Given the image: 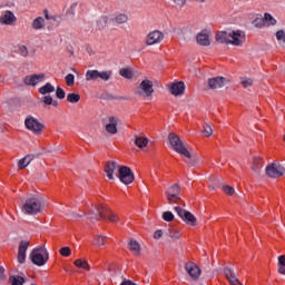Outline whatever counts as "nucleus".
<instances>
[{
    "instance_id": "obj_1",
    "label": "nucleus",
    "mask_w": 285,
    "mask_h": 285,
    "mask_svg": "<svg viewBox=\"0 0 285 285\" xmlns=\"http://www.w3.org/2000/svg\"><path fill=\"white\" fill-rule=\"evenodd\" d=\"M216 41L217 43H232V46H244V42L246 41V36L242 33L240 31H220L216 35Z\"/></svg>"
},
{
    "instance_id": "obj_2",
    "label": "nucleus",
    "mask_w": 285,
    "mask_h": 285,
    "mask_svg": "<svg viewBox=\"0 0 285 285\" xmlns=\"http://www.w3.org/2000/svg\"><path fill=\"white\" fill-rule=\"evenodd\" d=\"M29 257L36 266H46V264H48V259H50V254L46 247L39 246L32 249Z\"/></svg>"
},
{
    "instance_id": "obj_3",
    "label": "nucleus",
    "mask_w": 285,
    "mask_h": 285,
    "mask_svg": "<svg viewBox=\"0 0 285 285\" xmlns=\"http://www.w3.org/2000/svg\"><path fill=\"white\" fill-rule=\"evenodd\" d=\"M168 141L171 146V148L178 153V155H183V157H186V159H193V155H190V151L184 146V142L181 141V138L177 136V134H169L168 135Z\"/></svg>"
},
{
    "instance_id": "obj_4",
    "label": "nucleus",
    "mask_w": 285,
    "mask_h": 285,
    "mask_svg": "<svg viewBox=\"0 0 285 285\" xmlns=\"http://www.w3.org/2000/svg\"><path fill=\"white\" fill-rule=\"evenodd\" d=\"M112 77V71L105 70L99 71L97 69H89L86 71L85 79L86 81H110V78Z\"/></svg>"
},
{
    "instance_id": "obj_5",
    "label": "nucleus",
    "mask_w": 285,
    "mask_h": 285,
    "mask_svg": "<svg viewBox=\"0 0 285 285\" xmlns=\"http://www.w3.org/2000/svg\"><path fill=\"white\" fill-rule=\"evenodd\" d=\"M24 127L33 135H42L43 130H46V125L39 121V119L35 118V116L26 117Z\"/></svg>"
},
{
    "instance_id": "obj_6",
    "label": "nucleus",
    "mask_w": 285,
    "mask_h": 285,
    "mask_svg": "<svg viewBox=\"0 0 285 285\" xmlns=\"http://www.w3.org/2000/svg\"><path fill=\"white\" fill-rule=\"evenodd\" d=\"M22 213L24 215H37V213H41V200L37 197L28 198L22 205Z\"/></svg>"
},
{
    "instance_id": "obj_7",
    "label": "nucleus",
    "mask_w": 285,
    "mask_h": 285,
    "mask_svg": "<svg viewBox=\"0 0 285 285\" xmlns=\"http://www.w3.org/2000/svg\"><path fill=\"white\" fill-rule=\"evenodd\" d=\"M155 92L154 85L150 80L144 79L138 87L136 88L135 95H138V97H153V94Z\"/></svg>"
},
{
    "instance_id": "obj_8",
    "label": "nucleus",
    "mask_w": 285,
    "mask_h": 285,
    "mask_svg": "<svg viewBox=\"0 0 285 285\" xmlns=\"http://www.w3.org/2000/svg\"><path fill=\"white\" fill-rule=\"evenodd\" d=\"M102 125L108 135H117V132H119V129L117 128V126H119V117L107 116L102 119Z\"/></svg>"
},
{
    "instance_id": "obj_9",
    "label": "nucleus",
    "mask_w": 285,
    "mask_h": 285,
    "mask_svg": "<svg viewBox=\"0 0 285 285\" xmlns=\"http://www.w3.org/2000/svg\"><path fill=\"white\" fill-rule=\"evenodd\" d=\"M118 179L121 181V184L128 186L135 181V174L129 167L120 166L118 167Z\"/></svg>"
},
{
    "instance_id": "obj_10",
    "label": "nucleus",
    "mask_w": 285,
    "mask_h": 285,
    "mask_svg": "<svg viewBox=\"0 0 285 285\" xmlns=\"http://www.w3.org/2000/svg\"><path fill=\"white\" fill-rule=\"evenodd\" d=\"M266 175H268L272 179L284 177L285 168L278 163H272L266 166Z\"/></svg>"
},
{
    "instance_id": "obj_11",
    "label": "nucleus",
    "mask_w": 285,
    "mask_h": 285,
    "mask_svg": "<svg viewBox=\"0 0 285 285\" xmlns=\"http://www.w3.org/2000/svg\"><path fill=\"white\" fill-rule=\"evenodd\" d=\"M174 210L177 213L178 217L185 222L188 226H197V218L193 213L183 209L181 207H175Z\"/></svg>"
},
{
    "instance_id": "obj_12",
    "label": "nucleus",
    "mask_w": 285,
    "mask_h": 285,
    "mask_svg": "<svg viewBox=\"0 0 285 285\" xmlns=\"http://www.w3.org/2000/svg\"><path fill=\"white\" fill-rule=\"evenodd\" d=\"M96 217H100V219H108L109 222L117 223L119 222V217L117 214L104 208V207H96Z\"/></svg>"
},
{
    "instance_id": "obj_13",
    "label": "nucleus",
    "mask_w": 285,
    "mask_h": 285,
    "mask_svg": "<svg viewBox=\"0 0 285 285\" xmlns=\"http://www.w3.org/2000/svg\"><path fill=\"white\" fill-rule=\"evenodd\" d=\"M164 39H165L164 32L159 30H154L147 35L145 43L147 46H157V43H161Z\"/></svg>"
},
{
    "instance_id": "obj_14",
    "label": "nucleus",
    "mask_w": 285,
    "mask_h": 285,
    "mask_svg": "<svg viewBox=\"0 0 285 285\" xmlns=\"http://www.w3.org/2000/svg\"><path fill=\"white\" fill-rule=\"evenodd\" d=\"M185 271L187 272L189 277L194 279V282H197V279H199L202 275V268H199V266H197V264L193 262H188L185 264Z\"/></svg>"
},
{
    "instance_id": "obj_15",
    "label": "nucleus",
    "mask_w": 285,
    "mask_h": 285,
    "mask_svg": "<svg viewBox=\"0 0 285 285\" xmlns=\"http://www.w3.org/2000/svg\"><path fill=\"white\" fill-rule=\"evenodd\" d=\"M227 83H229V80L222 76L208 79V87L210 88V90H219V88H224V86H226Z\"/></svg>"
},
{
    "instance_id": "obj_16",
    "label": "nucleus",
    "mask_w": 285,
    "mask_h": 285,
    "mask_svg": "<svg viewBox=\"0 0 285 285\" xmlns=\"http://www.w3.org/2000/svg\"><path fill=\"white\" fill-rule=\"evenodd\" d=\"M16 22H17V16H14V12L7 10L1 13L0 16L1 26H13Z\"/></svg>"
},
{
    "instance_id": "obj_17",
    "label": "nucleus",
    "mask_w": 285,
    "mask_h": 285,
    "mask_svg": "<svg viewBox=\"0 0 285 285\" xmlns=\"http://www.w3.org/2000/svg\"><path fill=\"white\" fill-rule=\"evenodd\" d=\"M46 79V73H35V75H29L26 76L23 79V83L26 86H37V83H41Z\"/></svg>"
},
{
    "instance_id": "obj_18",
    "label": "nucleus",
    "mask_w": 285,
    "mask_h": 285,
    "mask_svg": "<svg viewBox=\"0 0 285 285\" xmlns=\"http://www.w3.org/2000/svg\"><path fill=\"white\" fill-rule=\"evenodd\" d=\"M30 246L29 240H21L18 248V262L19 264H26V253Z\"/></svg>"
},
{
    "instance_id": "obj_19",
    "label": "nucleus",
    "mask_w": 285,
    "mask_h": 285,
    "mask_svg": "<svg viewBox=\"0 0 285 285\" xmlns=\"http://www.w3.org/2000/svg\"><path fill=\"white\" fill-rule=\"evenodd\" d=\"M121 166H119L115 160H109L105 166V173L108 179H115V170H119Z\"/></svg>"
},
{
    "instance_id": "obj_20",
    "label": "nucleus",
    "mask_w": 285,
    "mask_h": 285,
    "mask_svg": "<svg viewBox=\"0 0 285 285\" xmlns=\"http://www.w3.org/2000/svg\"><path fill=\"white\" fill-rule=\"evenodd\" d=\"M168 90L175 97H179V95H184V91L186 90V85H184V81L171 83L168 85Z\"/></svg>"
},
{
    "instance_id": "obj_21",
    "label": "nucleus",
    "mask_w": 285,
    "mask_h": 285,
    "mask_svg": "<svg viewBox=\"0 0 285 285\" xmlns=\"http://www.w3.org/2000/svg\"><path fill=\"white\" fill-rule=\"evenodd\" d=\"M196 41L197 43H199V46H210V36L202 31L200 33L197 35Z\"/></svg>"
},
{
    "instance_id": "obj_22",
    "label": "nucleus",
    "mask_w": 285,
    "mask_h": 285,
    "mask_svg": "<svg viewBox=\"0 0 285 285\" xmlns=\"http://www.w3.org/2000/svg\"><path fill=\"white\" fill-rule=\"evenodd\" d=\"M262 164H264V160L261 157H254L252 165V171L254 175H259L262 173Z\"/></svg>"
},
{
    "instance_id": "obj_23",
    "label": "nucleus",
    "mask_w": 285,
    "mask_h": 285,
    "mask_svg": "<svg viewBox=\"0 0 285 285\" xmlns=\"http://www.w3.org/2000/svg\"><path fill=\"white\" fill-rule=\"evenodd\" d=\"M224 275L227 277L230 285L235 284L236 282H239V278H237L235 271H233L232 268L225 267Z\"/></svg>"
},
{
    "instance_id": "obj_24",
    "label": "nucleus",
    "mask_w": 285,
    "mask_h": 285,
    "mask_svg": "<svg viewBox=\"0 0 285 285\" xmlns=\"http://www.w3.org/2000/svg\"><path fill=\"white\" fill-rule=\"evenodd\" d=\"M35 159V155H27L22 159L18 161V168L20 170H23V168H28L30 166V163Z\"/></svg>"
},
{
    "instance_id": "obj_25",
    "label": "nucleus",
    "mask_w": 285,
    "mask_h": 285,
    "mask_svg": "<svg viewBox=\"0 0 285 285\" xmlns=\"http://www.w3.org/2000/svg\"><path fill=\"white\" fill-rule=\"evenodd\" d=\"M31 28L33 30H43L46 28V19H43V17H38L33 19Z\"/></svg>"
},
{
    "instance_id": "obj_26",
    "label": "nucleus",
    "mask_w": 285,
    "mask_h": 285,
    "mask_svg": "<svg viewBox=\"0 0 285 285\" xmlns=\"http://www.w3.org/2000/svg\"><path fill=\"white\" fill-rule=\"evenodd\" d=\"M112 23L117 26H124V23H128V14L126 13H117L112 19Z\"/></svg>"
},
{
    "instance_id": "obj_27",
    "label": "nucleus",
    "mask_w": 285,
    "mask_h": 285,
    "mask_svg": "<svg viewBox=\"0 0 285 285\" xmlns=\"http://www.w3.org/2000/svg\"><path fill=\"white\" fill-rule=\"evenodd\" d=\"M38 92H40V95H48L50 92H55V86H52V83L50 82H47L45 86L38 89Z\"/></svg>"
},
{
    "instance_id": "obj_28",
    "label": "nucleus",
    "mask_w": 285,
    "mask_h": 285,
    "mask_svg": "<svg viewBox=\"0 0 285 285\" xmlns=\"http://www.w3.org/2000/svg\"><path fill=\"white\" fill-rule=\"evenodd\" d=\"M179 193H181V188L177 184L173 185L166 190V195H169V198L179 196Z\"/></svg>"
},
{
    "instance_id": "obj_29",
    "label": "nucleus",
    "mask_w": 285,
    "mask_h": 285,
    "mask_svg": "<svg viewBox=\"0 0 285 285\" xmlns=\"http://www.w3.org/2000/svg\"><path fill=\"white\" fill-rule=\"evenodd\" d=\"M129 249L131 250V253H134L135 255H139L140 250H141V246L139 245V243L135 239H131L129 242Z\"/></svg>"
},
{
    "instance_id": "obj_30",
    "label": "nucleus",
    "mask_w": 285,
    "mask_h": 285,
    "mask_svg": "<svg viewBox=\"0 0 285 285\" xmlns=\"http://www.w3.org/2000/svg\"><path fill=\"white\" fill-rule=\"evenodd\" d=\"M135 145L138 148H146L148 146V138L146 137H135Z\"/></svg>"
},
{
    "instance_id": "obj_31",
    "label": "nucleus",
    "mask_w": 285,
    "mask_h": 285,
    "mask_svg": "<svg viewBox=\"0 0 285 285\" xmlns=\"http://www.w3.org/2000/svg\"><path fill=\"white\" fill-rule=\"evenodd\" d=\"M9 282L11 285H23L26 279L22 276H10Z\"/></svg>"
},
{
    "instance_id": "obj_32",
    "label": "nucleus",
    "mask_w": 285,
    "mask_h": 285,
    "mask_svg": "<svg viewBox=\"0 0 285 285\" xmlns=\"http://www.w3.org/2000/svg\"><path fill=\"white\" fill-rule=\"evenodd\" d=\"M81 96L79 94H69L67 95V101L69 104H79Z\"/></svg>"
},
{
    "instance_id": "obj_33",
    "label": "nucleus",
    "mask_w": 285,
    "mask_h": 285,
    "mask_svg": "<svg viewBox=\"0 0 285 285\" xmlns=\"http://www.w3.org/2000/svg\"><path fill=\"white\" fill-rule=\"evenodd\" d=\"M73 264L75 266H77V268H83V271H90V265L86 261L76 259Z\"/></svg>"
},
{
    "instance_id": "obj_34",
    "label": "nucleus",
    "mask_w": 285,
    "mask_h": 285,
    "mask_svg": "<svg viewBox=\"0 0 285 285\" xmlns=\"http://www.w3.org/2000/svg\"><path fill=\"white\" fill-rule=\"evenodd\" d=\"M119 75H120V77H124L125 79H132V77H134L132 70H130L129 68L120 69Z\"/></svg>"
},
{
    "instance_id": "obj_35",
    "label": "nucleus",
    "mask_w": 285,
    "mask_h": 285,
    "mask_svg": "<svg viewBox=\"0 0 285 285\" xmlns=\"http://www.w3.org/2000/svg\"><path fill=\"white\" fill-rule=\"evenodd\" d=\"M278 273L285 275V255L278 257Z\"/></svg>"
},
{
    "instance_id": "obj_36",
    "label": "nucleus",
    "mask_w": 285,
    "mask_h": 285,
    "mask_svg": "<svg viewBox=\"0 0 285 285\" xmlns=\"http://www.w3.org/2000/svg\"><path fill=\"white\" fill-rule=\"evenodd\" d=\"M276 39H277L279 46L285 48V31L284 30H279L276 32Z\"/></svg>"
},
{
    "instance_id": "obj_37",
    "label": "nucleus",
    "mask_w": 285,
    "mask_h": 285,
    "mask_svg": "<svg viewBox=\"0 0 285 285\" xmlns=\"http://www.w3.org/2000/svg\"><path fill=\"white\" fill-rule=\"evenodd\" d=\"M203 135L205 137H213V127L209 124L204 125Z\"/></svg>"
},
{
    "instance_id": "obj_38",
    "label": "nucleus",
    "mask_w": 285,
    "mask_h": 285,
    "mask_svg": "<svg viewBox=\"0 0 285 285\" xmlns=\"http://www.w3.org/2000/svg\"><path fill=\"white\" fill-rule=\"evenodd\" d=\"M264 21H266L268 26H275L277 23V20H275L271 13H265Z\"/></svg>"
},
{
    "instance_id": "obj_39",
    "label": "nucleus",
    "mask_w": 285,
    "mask_h": 285,
    "mask_svg": "<svg viewBox=\"0 0 285 285\" xmlns=\"http://www.w3.org/2000/svg\"><path fill=\"white\" fill-rule=\"evenodd\" d=\"M18 52L21 57H28L30 55V51L28 50V47L21 45L18 47Z\"/></svg>"
},
{
    "instance_id": "obj_40",
    "label": "nucleus",
    "mask_w": 285,
    "mask_h": 285,
    "mask_svg": "<svg viewBox=\"0 0 285 285\" xmlns=\"http://www.w3.org/2000/svg\"><path fill=\"white\" fill-rule=\"evenodd\" d=\"M65 81H66L67 86H69V87L75 86V75H72V73L67 75L65 77Z\"/></svg>"
},
{
    "instance_id": "obj_41",
    "label": "nucleus",
    "mask_w": 285,
    "mask_h": 285,
    "mask_svg": "<svg viewBox=\"0 0 285 285\" xmlns=\"http://www.w3.org/2000/svg\"><path fill=\"white\" fill-rule=\"evenodd\" d=\"M166 197H167L168 204H180L181 203V198L179 196L169 197V195H166Z\"/></svg>"
},
{
    "instance_id": "obj_42",
    "label": "nucleus",
    "mask_w": 285,
    "mask_h": 285,
    "mask_svg": "<svg viewBox=\"0 0 285 285\" xmlns=\"http://www.w3.org/2000/svg\"><path fill=\"white\" fill-rule=\"evenodd\" d=\"M166 235L174 240L179 239V237H181V234H179V232L177 230H168Z\"/></svg>"
},
{
    "instance_id": "obj_43",
    "label": "nucleus",
    "mask_w": 285,
    "mask_h": 285,
    "mask_svg": "<svg viewBox=\"0 0 285 285\" xmlns=\"http://www.w3.org/2000/svg\"><path fill=\"white\" fill-rule=\"evenodd\" d=\"M59 253L62 255V257H70V255H72L70 247H62L60 248Z\"/></svg>"
},
{
    "instance_id": "obj_44",
    "label": "nucleus",
    "mask_w": 285,
    "mask_h": 285,
    "mask_svg": "<svg viewBox=\"0 0 285 285\" xmlns=\"http://www.w3.org/2000/svg\"><path fill=\"white\" fill-rule=\"evenodd\" d=\"M240 83L245 88H250V86H253V79L244 77L240 79Z\"/></svg>"
},
{
    "instance_id": "obj_45",
    "label": "nucleus",
    "mask_w": 285,
    "mask_h": 285,
    "mask_svg": "<svg viewBox=\"0 0 285 285\" xmlns=\"http://www.w3.org/2000/svg\"><path fill=\"white\" fill-rule=\"evenodd\" d=\"M163 219L165 222H173L175 219V215H173V212H165L163 213Z\"/></svg>"
},
{
    "instance_id": "obj_46",
    "label": "nucleus",
    "mask_w": 285,
    "mask_h": 285,
    "mask_svg": "<svg viewBox=\"0 0 285 285\" xmlns=\"http://www.w3.org/2000/svg\"><path fill=\"white\" fill-rule=\"evenodd\" d=\"M56 97L57 99H66V91L61 87H57Z\"/></svg>"
},
{
    "instance_id": "obj_47",
    "label": "nucleus",
    "mask_w": 285,
    "mask_h": 285,
    "mask_svg": "<svg viewBox=\"0 0 285 285\" xmlns=\"http://www.w3.org/2000/svg\"><path fill=\"white\" fill-rule=\"evenodd\" d=\"M223 190L225 195H235V188L228 185L223 186Z\"/></svg>"
},
{
    "instance_id": "obj_48",
    "label": "nucleus",
    "mask_w": 285,
    "mask_h": 285,
    "mask_svg": "<svg viewBox=\"0 0 285 285\" xmlns=\"http://www.w3.org/2000/svg\"><path fill=\"white\" fill-rule=\"evenodd\" d=\"M175 8H184L186 6V0H171Z\"/></svg>"
},
{
    "instance_id": "obj_49",
    "label": "nucleus",
    "mask_w": 285,
    "mask_h": 285,
    "mask_svg": "<svg viewBox=\"0 0 285 285\" xmlns=\"http://www.w3.org/2000/svg\"><path fill=\"white\" fill-rule=\"evenodd\" d=\"M97 246L99 247L106 246V236L99 235L97 237Z\"/></svg>"
},
{
    "instance_id": "obj_50",
    "label": "nucleus",
    "mask_w": 285,
    "mask_h": 285,
    "mask_svg": "<svg viewBox=\"0 0 285 285\" xmlns=\"http://www.w3.org/2000/svg\"><path fill=\"white\" fill-rule=\"evenodd\" d=\"M42 101L46 104V106H52V97L51 96L42 97Z\"/></svg>"
},
{
    "instance_id": "obj_51",
    "label": "nucleus",
    "mask_w": 285,
    "mask_h": 285,
    "mask_svg": "<svg viewBox=\"0 0 285 285\" xmlns=\"http://www.w3.org/2000/svg\"><path fill=\"white\" fill-rule=\"evenodd\" d=\"M163 235H164V232L158 229L155 232L154 237H155V239H159V237H161Z\"/></svg>"
},
{
    "instance_id": "obj_52",
    "label": "nucleus",
    "mask_w": 285,
    "mask_h": 285,
    "mask_svg": "<svg viewBox=\"0 0 285 285\" xmlns=\"http://www.w3.org/2000/svg\"><path fill=\"white\" fill-rule=\"evenodd\" d=\"M3 267L0 266V279H6V274H4Z\"/></svg>"
},
{
    "instance_id": "obj_53",
    "label": "nucleus",
    "mask_w": 285,
    "mask_h": 285,
    "mask_svg": "<svg viewBox=\"0 0 285 285\" xmlns=\"http://www.w3.org/2000/svg\"><path fill=\"white\" fill-rule=\"evenodd\" d=\"M45 18H46L47 20H50V14H49V12H48V9H45Z\"/></svg>"
},
{
    "instance_id": "obj_54",
    "label": "nucleus",
    "mask_w": 285,
    "mask_h": 285,
    "mask_svg": "<svg viewBox=\"0 0 285 285\" xmlns=\"http://www.w3.org/2000/svg\"><path fill=\"white\" fill-rule=\"evenodd\" d=\"M51 106H59V102H57V100H52Z\"/></svg>"
},
{
    "instance_id": "obj_55",
    "label": "nucleus",
    "mask_w": 285,
    "mask_h": 285,
    "mask_svg": "<svg viewBox=\"0 0 285 285\" xmlns=\"http://www.w3.org/2000/svg\"><path fill=\"white\" fill-rule=\"evenodd\" d=\"M230 285H244V284H242V282H236V283H232Z\"/></svg>"
},
{
    "instance_id": "obj_56",
    "label": "nucleus",
    "mask_w": 285,
    "mask_h": 285,
    "mask_svg": "<svg viewBox=\"0 0 285 285\" xmlns=\"http://www.w3.org/2000/svg\"><path fill=\"white\" fill-rule=\"evenodd\" d=\"M78 217H81V215H77V214L73 215L75 219H77Z\"/></svg>"
},
{
    "instance_id": "obj_57",
    "label": "nucleus",
    "mask_w": 285,
    "mask_h": 285,
    "mask_svg": "<svg viewBox=\"0 0 285 285\" xmlns=\"http://www.w3.org/2000/svg\"><path fill=\"white\" fill-rule=\"evenodd\" d=\"M258 21L262 22V21H264V20H263V19H256V20H255L256 23H257Z\"/></svg>"
},
{
    "instance_id": "obj_58",
    "label": "nucleus",
    "mask_w": 285,
    "mask_h": 285,
    "mask_svg": "<svg viewBox=\"0 0 285 285\" xmlns=\"http://www.w3.org/2000/svg\"><path fill=\"white\" fill-rule=\"evenodd\" d=\"M72 72H77V69L72 68Z\"/></svg>"
}]
</instances>
